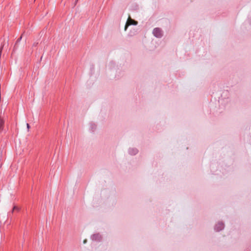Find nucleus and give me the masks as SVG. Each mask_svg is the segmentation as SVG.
Here are the masks:
<instances>
[{"label":"nucleus","instance_id":"nucleus-13","mask_svg":"<svg viewBox=\"0 0 251 251\" xmlns=\"http://www.w3.org/2000/svg\"><path fill=\"white\" fill-rule=\"evenodd\" d=\"M77 1H78V0H75V5L76 4Z\"/></svg>","mask_w":251,"mask_h":251},{"label":"nucleus","instance_id":"nucleus-9","mask_svg":"<svg viewBox=\"0 0 251 251\" xmlns=\"http://www.w3.org/2000/svg\"><path fill=\"white\" fill-rule=\"evenodd\" d=\"M3 160V156L2 155V151H1V152H0V168L2 166Z\"/></svg>","mask_w":251,"mask_h":251},{"label":"nucleus","instance_id":"nucleus-1","mask_svg":"<svg viewBox=\"0 0 251 251\" xmlns=\"http://www.w3.org/2000/svg\"><path fill=\"white\" fill-rule=\"evenodd\" d=\"M153 35L156 38H161L163 36V32L162 30L159 27H155L152 31Z\"/></svg>","mask_w":251,"mask_h":251},{"label":"nucleus","instance_id":"nucleus-7","mask_svg":"<svg viewBox=\"0 0 251 251\" xmlns=\"http://www.w3.org/2000/svg\"><path fill=\"white\" fill-rule=\"evenodd\" d=\"M4 125V120H3L2 119L0 118V133H1V132L3 130Z\"/></svg>","mask_w":251,"mask_h":251},{"label":"nucleus","instance_id":"nucleus-8","mask_svg":"<svg viewBox=\"0 0 251 251\" xmlns=\"http://www.w3.org/2000/svg\"><path fill=\"white\" fill-rule=\"evenodd\" d=\"M22 35L21 36V37L17 39L14 46L13 50H16L17 49L18 44L20 42L21 40H22Z\"/></svg>","mask_w":251,"mask_h":251},{"label":"nucleus","instance_id":"nucleus-6","mask_svg":"<svg viewBox=\"0 0 251 251\" xmlns=\"http://www.w3.org/2000/svg\"><path fill=\"white\" fill-rule=\"evenodd\" d=\"M97 128V125L94 123H90V130L92 132H94Z\"/></svg>","mask_w":251,"mask_h":251},{"label":"nucleus","instance_id":"nucleus-14","mask_svg":"<svg viewBox=\"0 0 251 251\" xmlns=\"http://www.w3.org/2000/svg\"><path fill=\"white\" fill-rule=\"evenodd\" d=\"M83 242H84V243H86V240H84V241H83Z\"/></svg>","mask_w":251,"mask_h":251},{"label":"nucleus","instance_id":"nucleus-10","mask_svg":"<svg viewBox=\"0 0 251 251\" xmlns=\"http://www.w3.org/2000/svg\"><path fill=\"white\" fill-rule=\"evenodd\" d=\"M14 210H17V211H18V210H19V208H18V207L17 206H14L13 207V209H12V213H13V211H14Z\"/></svg>","mask_w":251,"mask_h":251},{"label":"nucleus","instance_id":"nucleus-11","mask_svg":"<svg viewBox=\"0 0 251 251\" xmlns=\"http://www.w3.org/2000/svg\"><path fill=\"white\" fill-rule=\"evenodd\" d=\"M249 22L250 24L251 25V17L250 18H249Z\"/></svg>","mask_w":251,"mask_h":251},{"label":"nucleus","instance_id":"nucleus-2","mask_svg":"<svg viewBox=\"0 0 251 251\" xmlns=\"http://www.w3.org/2000/svg\"><path fill=\"white\" fill-rule=\"evenodd\" d=\"M225 225L223 222H219L214 227V229L216 231H220L224 228Z\"/></svg>","mask_w":251,"mask_h":251},{"label":"nucleus","instance_id":"nucleus-3","mask_svg":"<svg viewBox=\"0 0 251 251\" xmlns=\"http://www.w3.org/2000/svg\"><path fill=\"white\" fill-rule=\"evenodd\" d=\"M91 238L93 241L100 242L101 240L102 237L100 233H96L92 235Z\"/></svg>","mask_w":251,"mask_h":251},{"label":"nucleus","instance_id":"nucleus-12","mask_svg":"<svg viewBox=\"0 0 251 251\" xmlns=\"http://www.w3.org/2000/svg\"><path fill=\"white\" fill-rule=\"evenodd\" d=\"M26 126H27V128L28 129H29L30 128V126L28 123L26 124Z\"/></svg>","mask_w":251,"mask_h":251},{"label":"nucleus","instance_id":"nucleus-4","mask_svg":"<svg viewBox=\"0 0 251 251\" xmlns=\"http://www.w3.org/2000/svg\"><path fill=\"white\" fill-rule=\"evenodd\" d=\"M128 24V25H136L138 24V22L133 20V19H132L131 18H129L127 21V23H126V24L125 26V30H126V26H127V25Z\"/></svg>","mask_w":251,"mask_h":251},{"label":"nucleus","instance_id":"nucleus-5","mask_svg":"<svg viewBox=\"0 0 251 251\" xmlns=\"http://www.w3.org/2000/svg\"><path fill=\"white\" fill-rule=\"evenodd\" d=\"M128 152L129 154L134 155L138 152V150L136 148H132L128 149Z\"/></svg>","mask_w":251,"mask_h":251}]
</instances>
